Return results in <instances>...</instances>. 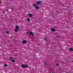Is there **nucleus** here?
<instances>
[{
	"label": "nucleus",
	"instance_id": "nucleus-20",
	"mask_svg": "<svg viewBox=\"0 0 73 73\" xmlns=\"http://www.w3.org/2000/svg\"><path fill=\"white\" fill-rule=\"evenodd\" d=\"M44 40H46V38H44Z\"/></svg>",
	"mask_w": 73,
	"mask_h": 73
},
{
	"label": "nucleus",
	"instance_id": "nucleus-1",
	"mask_svg": "<svg viewBox=\"0 0 73 73\" xmlns=\"http://www.w3.org/2000/svg\"><path fill=\"white\" fill-rule=\"evenodd\" d=\"M28 67V64H26L25 65L23 64L21 66V68H27Z\"/></svg>",
	"mask_w": 73,
	"mask_h": 73
},
{
	"label": "nucleus",
	"instance_id": "nucleus-12",
	"mask_svg": "<svg viewBox=\"0 0 73 73\" xmlns=\"http://www.w3.org/2000/svg\"><path fill=\"white\" fill-rule=\"evenodd\" d=\"M11 62H15V60H12Z\"/></svg>",
	"mask_w": 73,
	"mask_h": 73
},
{
	"label": "nucleus",
	"instance_id": "nucleus-18",
	"mask_svg": "<svg viewBox=\"0 0 73 73\" xmlns=\"http://www.w3.org/2000/svg\"><path fill=\"white\" fill-rule=\"evenodd\" d=\"M47 65V63H45L44 65Z\"/></svg>",
	"mask_w": 73,
	"mask_h": 73
},
{
	"label": "nucleus",
	"instance_id": "nucleus-5",
	"mask_svg": "<svg viewBox=\"0 0 73 73\" xmlns=\"http://www.w3.org/2000/svg\"><path fill=\"white\" fill-rule=\"evenodd\" d=\"M35 9H39V7L38 6H35Z\"/></svg>",
	"mask_w": 73,
	"mask_h": 73
},
{
	"label": "nucleus",
	"instance_id": "nucleus-8",
	"mask_svg": "<svg viewBox=\"0 0 73 73\" xmlns=\"http://www.w3.org/2000/svg\"><path fill=\"white\" fill-rule=\"evenodd\" d=\"M16 28L18 29L19 28V27L18 26H15Z\"/></svg>",
	"mask_w": 73,
	"mask_h": 73
},
{
	"label": "nucleus",
	"instance_id": "nucleus-13",
	"mask_svg": "<svg viewBox=\"0 0 73 73\" xmlns=\"http://www.w3.org/2000/svg\"><path fill=\"white\" fill-rule=\"evenodd\" d=\"M36 4H34L33 5V7H36Z\"/></svg>",
	"mask_w": 73,
	"mask_h": 73
},
{
	"label": "nucleus",
	"instance_id": "nucleus-17",
	"mask_svg": "<svg viewBox=\"0 0 73 73\" xmlns=\"http://www.w3.org/2000/svg\"><path fill=\"white\" fill-rule=\"evenodd\" d=\"M56 66H58V64L57 63L56 64Z\"/></svg>",
	"mask_w": 73,
	"mask_h": 73
},
{
	"label": "nucleus",
	"instance_id": "nucleus-9",
	"mask_svg": "<svg viewBox=\"0 0 73 73\" xmlns=\"http://www.w3.org/2000/svg\"><path fill=\"white\" fill-rule=\"evenodd\" d=\"M4 66L5 68H6V67H7V66H8V65L5 64H4Z\"/></svg>",
	"mask_w": 73,
	"mask_h": 73
},
{
	"label": "nucleus",
	"instance_id": "nucleus-16",
	"mask_svg": "<svg viewBox=\"0 0 73 73\" xmlns=\"http://www.w3.org/2000/svg\"><path fill=\"white\" fill-rule=\"evenodd\" d=\"M6 33L7 34H8V33H9V32L8 31H7L6 32Z\"/></svg>",
	"mask_w": 73,
	"mask_h": 73
},
{
	"label": "nucleus",
	"instance_id": "nucleus-11",
	"mask_svg": "<svg viewBox=\"0 0 73 73\" xmlns=\"http://www.w3.org/2000/svg\"><path fill=\"white\" fill-rule=\"evenodd\" d=\"M15 31L16 32H18V29H15Z\"/></svg>",
	"mask_w": 73,
	"mask_h": 73
},
{
	"label": "nucleus",
	"instance_id": "nucleus-10",
	"mask_svg": "<svg viewBox=\"0 0 73 73\" xmlns=\"http://www.w3.org/2000/svg\"><path fill=\"white\" fill-rule=\"evenodd\" d=\"M69 50H70V51H73V48H70Z\"/></svg>",
	"mask_w": 73,
	"mask_h": 73
},
{
	"label": "nucleus",
	"instance_id": "nucleus-3",
	"mask_svg": "<svg viewBox=\"0 0 73 73\" xmlns=\"http://www.w3.org/2000/svg\"><path fill=\"white\" fill-rule=\"evenodd\" d=\"M29 34L31 36H34V34H33V33L32 32L30 31L29 33Z\"/></svg>",
	"mask_w": 73,
	"mask_h": 73
},
{
	"label": "nucleus",
	"instance_id": "nucleus-22",
	"mask_svg": "<svg viewBox=\"0 0 73 73\" xmlns=\"http://www.w3.org/2000/svg\"><path fill=\"white\" fill-rule=\"evenodd\" d=\"M0 3H1V2H0Z\"/></svg>",
	"mask_w": 73,
	"mask_h": 73
},
{
	"label": "nucleus",
	"instance_id": "nucleus-4",
	"mask_svg": "<svg viewBox=\"0 0 73 73\" xmlns=\"http://www.w3.org/2000/svg\"><path fill=\"white\" fill-rule=\"evenodd\" d=\"M27 42V40H23L22 41V43L23 44H25Z\"/></svg>",
	"mask_w": 73,
	"mask_h": 73
},
{
	"label": "nucleus",
	"instance_id": "nucleus-15",
	"mask_svg": "<svg viewBox=\"0 0 73 73\" xmlns=\"http://www.w3.org/2000/svg\"><path fill=\"white\" fill-rule=\"evenodd\" d=\"M27 21H31V20H30V19H27Z\"/></svg>",
	"mask_w": 73,
	"mask_h": 73
},
{
	"label": "nucleus",
	"instance_id": "nucleus-7",
	"mask_svg": "<svg viewBox=\"0 0 73 73\" xmlns=\"http://www.w3.org/2000/svg\"><path fill=\"white\" fill-rule=\"evenodd\" d=\"M51 31H52V32H54L55 31V29L54 28H52L51 29Z\"/></svg>",
	"mask_w": 73,
	"mask_h": 73
},
{
	"label": "nucleus",
	"instance_id": "nucleus-6",
	"mask_svg": "<svg viewBox=\"0 0 73 73\" xmlns=\"http://www.w3.org/2000/svg\"><path fill=\"white\" fill-rule=\"evenodd\" d=\"M29 17H32L33 16V15L31 14H29Z\"/></svg>",
	"mask_w": 73,
	"mask_h": 73
},
{
	"label": "nucleus",
	"instance_id": "nucleus-2",
	"mask_svg": "<svg viewBox=\"0 0 73 73\" xmlns=\"http://www.w3.org/2000/svg\"><path fill=\"white\" fill-rule=\"evenodd\" d=\"M41 2L40 1H37V3H36V4L37 5H39V4H41Z\"/></svg>",
	"mask_w": 73,
	"mask_h": 73
},
{
	"label": "nucleus",
	"instance_id": "nucleus-19",
	"mask_svg": "<svg viewBox=\"0 0 73 73\" xmlns=\"http://www.w3.org/2000/svg\"><path fill=\"white\" fill-rule=\"evenodd\" d=\"M3 13H5V11H3Z\"/></svg>",
	"mask_w": 73,
	"mask_h": 73
},
{
	"label": "nucleus",
	"instance_id": "nucleus-21",
	"mask_svg": "<svg viewBox=\"0 0 73 73\" xmlns=\"http://www.w3.org/2000/svg\"><path fill=\"white\" fill-rule=\"evenodd\" d=\"M27 33L28 34L29 33V32H27Z\"/></svg>",
	"mask_w": 73,
	"mask_h": 73
},
{
	"label": "nucleus",
	"instance_id": "nucleus-14",
	"mask_svg": "<svg viewBox=\"0 0 73 73\" xmlns=\"http://www.w3.org/2000/svg\"><path fill=\"white\" fill-rule=\"evenodd\" d=\"M10 59H11V60H13V57H10Z\"/></svg>",
	"mask_w": 73,
	"mask_h": 73
}]
</instances>
